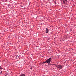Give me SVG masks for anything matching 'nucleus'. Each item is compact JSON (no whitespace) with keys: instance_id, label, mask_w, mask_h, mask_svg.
Instances as JSON below:
<instances>
[{"instance_id":"nucleus-7","label":"nucleus","mask_w":76,"mask_h":76,"mask_svg":"<svg viewBox=\"0 0 76 76\" xmlns=\"http://www.w3.org/2000/svg\"><path fill=\"white\" fill-rule=\"evenodd\" d=\"M0 69H3V68H2L1 67V66H0Z\"/></svg>"},{"instance_id":"nucleus-1","label":"nucleus","mask_w":76,"mask_h":76,"mask_svg":"<svg viewBox=\"0 0 76 76\" xmlns=\"http://www.w3.org/2000/svg\"><path fill=\"white\" fill-rule=\"evenodd\" d=\"M51 60H52L51 58H50L49 59L45 61L43 63H48V64H50V63H51Z\"/></svg>"},{"instance_id":"nucleus-3","label":"nucleus","mask_w":76,"mask_h":76,"mask_svg":"<svg viewBox=\"0 0 76 76\" xmlns=\"http://www.w3.org/2000/svg\"><path fill=\"white\" fill-rule=\"evenodd\" d=\"M46 33H48V32L49 31V29L48 28H46Z\"/></svg>"},{"instance_id":"nucleus-9","label":"nucleus","mask_w":76,"mask_h":76,"mask_svg":"<svg viewBox=\"0 0 76 76\" xmlns=\"http://www.w3.org/2000/svg\"><path fill=\"white\" fill-rule=\"evenodd\" d=\"M65 0V1H67L66 0Z\"/></svg>"},{"instance_id":"nucleus-5","label":"nucleus","mask_w":76,"mask_h":76,"mask_svg":"<svg viewBox=\"0 0 76 76\" xmlns=\"http://www.w3.org/2000/svg\"><path fill=\"white\" fill-rule=\"evenodd\" d=\"M63 2V3H64V4H66V2H65V1H64Z\"/></svg>"},{"instance_id":"nucleus-10","label":"nucleus","mask_w":76,"mask_h":76,"mask_svg":"<svg viewBox=\"0 0 76 76\" xmlns=\"http://www.w3.org/2000/svg\"><path fill=\"white\" fill-rule=\"evenodd\" d=\"M6 76V75H5V76Z\"/></svg>"},{"instance_id":"nucleus-8","label":"nucleus","mask_w":76,"mask_h":76,"mask_svg":"<svg viewBox=\"0 0 76 76\" xmlns=\"http://www.w3.org/2000/svg\"><path fill=\"white\" fill-rule=\"evenodd\" d=\"M32 67H31V68H30V69H32Z\"/></svg>"},{"instance_id":"nucleus-2","label":"nucleus","mask_w":76,"mask_h":76,"mask_svg":"<svg viewBox=\"0 0 76 76\" xmlns=\"http://www.w3.org/2000/svg\"><path fill=\"white\" fill-rule=\"evenodd\" d=\"M56 67L58 69H63V66L61 65H57L56 66Z\"/></svg>"},{"instance_id":"nucleus-6","label":"nucleus","mask_w":76,"mask_h":76,"mask_svg":"<svg viewBox=\"0 0 76 76\" xmlns=\"http://www.w3.org/2000/svg\"><path fill=\"white\" fill-rule=\"evenodd\" d=\"M53 65H54V66H56H56H57V65H56V64H53Z\"/></svg>"},{"instance_id":"nucleus-4","label":"nucleus","mask_w":76,"mask_h":76,"mask_svg":"<svg viewBox=\"0 0 76 76\" xmlns=\"http://www.w3.org/2000/svg\"><path fill=\"white\" fill-rule=\"evenodd\" d=\"M20 76H25V75L24 74H22L20 75Z\"/></svg>"},{"instance_id":"nucleus-11","label":"nucleus","mask_w":76,"mask_h":76,"mask_svg":"<svg viewBox=\"0 0 76 76\" xmlns=\"http://www.w3.org/2000/svg\"><path fill=\"white\" fill-rule=\"evenodd\" d=\"M61 0L62 1L63 0Z\"/></svg>"}]
</instances>
